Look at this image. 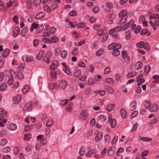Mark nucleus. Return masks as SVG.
Wrapping results in <instances>:
<instances>
[{"instance_id": "69168bd1", "label": "nucleus", "mask_w": 159, "mask_h": 159, "mask_svg": "<svg viewBox=\"0 0 159 159\" xmlns=\"http://www.w3.org/2000/svg\"><path fill=\"white\" fill-rule=\"evenodd\" d=\"M63 70L65 73L67 74L68 75H71V74L70 70L67 69L66 67H64L63 68Z\"/></svg>"}, {"instance_id": "bb28decb", "label": "nucleus", "mask_w": 159, "mask_h": 159, "mask_svg": "<svg viewBox=\"0 0 159 159\" xmlns=\"http://www.w3.org/2000/svg\"><path fill=\"white\" fill-rule=\"evenodd\" d=\"M131 37V32L129 30H128L125 32V39L128 40L130 39Z\"/></svg>"}, {"instance_id": "5fc2aeb1", "label": "nucleus", "mask_w": 159, "mask_h": 159, "mask_svg": "<svg viewBox=\"0 0 159 159\" xmlns=\"http://www.w3.org/2000/svg\"><path fill=\"white\" fill-rule=\"evenodd\" d=\"M95 83V81L92 78H90L88 80V84L89 85H91Z\"/></svg>"}, {"instance_id": "20e7f679", "label": "nucleus", "mask_w": 159, "mask_h": 159, "mask_svg": "<svg viewBox=\"0 0 159 159\" xmlns=\"http://www.w3.org/2000/svg\"><path fill=\"white\" fill-rule=\"evenodd\" d=\"M131 28L132 30L134 31L135 34H137L140 31L141 27L139 25L137 26L136 24H134L131 26Z\"/></svg>"}, {"instance_id": "9b49d317", "label": "nucleus", "mask_w": 159, "mask_h": 159, "mask_svg": "<svg viewBox=\"0 0 159 159\" xmlns=\"http://www.w3.org/2000/svg\"><path fill=\"white\" fill-rule=\"evenodd\" d=\"M115 106L114 104H108L106 107V110L108 112H111L114 109Z\"/></svg>"}, {"instance_id": "79ce46f5", "label": "nucleus", "mask_w": 159, "mask_h": 159, "mask_svg": "<svg viewBox=\"0 0 159 159\" xmlns=\"http://www.w3.org/2000/svg\"><path fill=\"white\" fill-rule=\"evenodd\" d=\"M43 53L44 52L42 50L40 51L37 55V59L38 60H40L41 58L43 56Z\"/></svg>"}, {"instance_id": "7c9ffc66", "label": "nucleus", "mask_w": 159, "mask_h": 159, "mask_svg": "<svg viewBox=\"0 0 159 159\" xmlns=\"http://www.w3.org/2000/svg\"><path fill=\"white\" fill-rule=\"evenodd\" d=\"M61 52V48L59 47L55 49L54 51V55L56 57L60 56Z\"/></svg>"}, {"instance_id": "bf43d9fd", "label": "nucleus", "mask_w": 159, "mask_h": 159, "mask_svg": "<svg viewBox=\"0 0 159 159\" xmlns=\"http://www.w3.org/2000/svg\"><path fill=\"white\" fill-rule=\"evenodd\" d=\"M103 50L102 49H100L96 52V55L97 56H99L103 54Z\"/></svg>"}, {"instance_id": "1a4fd4ad", "label": "nucleus", "mask_w": 159, "mask_h": 159, "mask_svg": "<svg viewBox=\"0 0 159 159\" xmlns=\"http://www.w3.org/2000/svg\"><path fill=\"white\" fill-rule=\"evenodd\" d=\"M18 2L17 0H10V3L6 4L7 7H9L11 6L15 7L17 5Z\"/></svg>"}, {"instance_id": "c756f323", "label": "nucleus", "mask_w": 159, "mask_h": 159, "mask_svg": "<svg viewBox=\"0 0 159 159\" xmlns=\"http://www.w3.org/2000/svg\"><path fill=\"white\" fill-rule=\"evenodd\" d=\"M58 7V4L57 2H54L50 6L51 9L52 11H54L57 9Z\"/></svg>"}, {"instance_id": "37998d69", "label": "nucleus", "mask_w": 159, "mask_h": 159, "mask_svg": "<svg viewBox=\"0 0 159 159\" xmlns=\"http://www.w3.org/2000/svg\"><path fill=\"white\" fill-rule=\"evenodd\" d=\"M50 40L51 41V43H56L58 41L59 39L57 37L53 36L50 38Z\"/></svg>"}, {"instance_id": "b1692460", "label": "nucleus", "mask_w": 159, "mask_h": 159, "mask_svg": "<svg viewBox=\"0 0 159 159\" xmlns=\"http://www.w3.org/2000/svg\"><path fill=\"white\" fill-rule=\"evenodd\" d=\"M10 53V51L8 49H6L2 54V57L3 58H5L8 56Z\"/></svg>"}, {"instance_id": "393cba45", "label": "nucleus", "mask_w": 159, "mask_h": 159, "mask_svg": "<svg viewBox=\"0 0 159 159\" xmlns=\"http://www.w3.org/2000/svg\"><path fill=\"white\" fill-rule=\"evenodd\" d=\"M102 132H100L95 137V142H98L102 139Z\"/></svg>"}, {"instance_id": "a18cd8bd", "label": "nucleus", "mask_w": 159, "mask_h": 159, "mask_svg": "<svg viewBox=\"0 0 159 159\" xmlns=\"http://www.w3.org/2000/svg\"><path fill=\"white\" fill-rule=\"evenodd\" d=\"M50 34L48 29H46L45 32L42 33V36L43 37H47L49 36Z\"/></svg>"}, {"instance_id": "774afa93", "label": "nucleus", "mask_w": 159, "mask_h": 159, "mask_svg": "<svg viewBox=\"0 0 159 159\" xmlns=\"http://www.w3.org/2000/svg\"><path fill=\"white\" fill-rule=\"evenodd\" d=\"M115 44V43H112L109 45L107 47L108 49L111 50L113 49L114 50L115 49V46H116Z\"/></svg>"}, {"instance_id": "c85d7f7f", "label": "nucleus", "mask_w": 159, "mask_h": 159, "mask_svg": "<svg viewBox=\"0 0 159 159\" xmlns=\"http://www.w3.org/2000/svg\"><path fill=\"white\" fill-rule=\"evenodd\" d=\"M152 140V139L151 138L146 137H139V141L141 140L145 142H149L151 141Z\"/></svg>"}, {"instance_id": "f704fd0d", "label": "nucleus", "mask_w": 159, "mask_h": 159, "mask_svg": "<svg viewBox=\"0 0 159 159\" xmlns=\"http://www.w3.org/2000/svg\"><path fill=\"white\" fill-rule=\"evenodd\" d=\"M34 127L33 125H28L25 127V132H28L31 131Z\"/></svg>"}, {"instance_id": "2eb2a0df", "label": "nucleus", "mask_w": 159, "mask_h": 159, "mask_svg": "<svg viewBox=\"0 0 159 159\" xmlns=\"http://www.w3.org/2000/svg\"><path fill=\"white\" fill-rule=\"evenodd\" d=\"M107 119L106 116L104 115H100L97 117V120L99 122H102L105 121Z\"/></svg>"}, {"instance_id": "aec40b11", "label": "nucleus", "mask_w": 159, "mask_h": 159, "mask_svg": "<svg viewBox=\"0 0 159 159\" xmlns=\"http://www.w3.org/2000/svg\"><path fill=\"white\" fill-rule=\"evenodd\" d=\"M143 63L141 61H138L136 64L135 69L136 70H139L141 69L143 66Z\"/></svg>"}, {"instance_id": "4be33fe9", "label": "nucleus", "mask_w": 159, "mask_h": 159, "mask_svg": "<svg viewBox=\"0 0 159 159\" xmlns=\"http://www.w3.org/2000/svg\"><path fill=\"white\" fill-rule=\"evenodd\" d=\"M19 28L17 27H15L13 31V35L14 37H16L20 33Z\"/></svg>"}, {"instance_id": "13d9d810", "label": "nucleus", "mask_w": 159, "mask_h": 159, "mask_svg": "<svg viewBox=\"0 0 159 159\" xmlns=\"http://www.w3.org/2000/svg\"><path fill=\"white\" fill-rule=\"evenodd\" d=\"M6 111L3 109L0 108V115H2L3 116H6Z\"/></svg>"}, {"instance_id": "5701e85b", "label": "nucleus", "mask_w": 159, "mask_h": 159, "mask_svg": "<svg viewBox=\"0 0 159 159\" xmlns=\"http://www.w3.org/2000/svg\"><path fill=\"white\" fill-rule=\"evenodd\" d=\"M158 108L157 105L156 104H154L151 106L150 111L152 112H155L158 110Z\"/></svg>"}, {"instance_id": "ea45409f", "label": "nucleus", "mask_w": 159, "mask_h": 159, "mask_svg": "<svg viewBox=\"0 0 159 159\" xmlns=\"http://www.w3.org/2000/svg\"><path fill=\"white\" fill-rule=\"evenodd\" d=\"M120 54V52L118 50L114 49L112 52V55L114 57H117Z\"/></svg>"}, {"instance_id": "cd10ccee", "label": "nucleus", "mask_w": 159, "mask_h": 159, "mask_svg": "<svg viewBox=\"0 0 159 159\" xmlns=\"http://www.w3.org/2000/svg\"><path fill=\"white\" fill-rule=\"evenodd\" d=\"M60 55L61 58L64 59L67 56V52L66 50H63L61 52Z\"/></svg>"}, {"instance_id": "473e14b6", "label": "nucleus", "mask_w": 159, "mask_h": 159, "mask_svg": "<svg viewBox=\"0 0 159 159\" xmlns=\"http://www.w3.org/2000/svg\"><path fill=\"white\" fill-rule=\"evenodd\" d=\"M96 152L95 150H90L86 154V156L88 157H90L93 154Z\"/></svg>"}, {"instance_id": "4c0bfd02", "label": "nucleus", "mask_w": 159, "mask_h": 159, "mask_svg": "<svg viewBox=\"0 0 159 159\" xmlns=\"http://www.w3.org/2000/svg\"><path fill=\"white\" fill-rule=\"evenodd\" d=\"M6 122V119H4L2 117L0 116V126L4 127V125L3 123L5 124Z\"/></svg>"}, {"instance_id": "338daca9", "label": "nucleus", "mask_w": 159, "mask_h": 159, "mask_svg": "<svg viewBox=\"0 0 159 159\" xmlns=\"http://www.w3.org/2000/svg\"><path fill=\"white\" fill-rule=\"evenodd\" d=\"M121 30H125L127 29L129 27V25H127V23L125 25H121L120 26Z\"/></svg>"}, {"instance_id": "423d86ee", "label": "nucleus", "mask_w": 159, "mask_h": 159, "mask_svg": "<svg viewBox=\"0 0 159 159\" xmlns=\"http://www.w3.org/2000/svg\"><path fill=\"white\" fill-rule=\"evenodd\" d=\"M67 82L64 80H61L59 83V87L62 89H65L67 87Z\"/></svg>"}, {"instance_id": "09e8293b", "label": "nucleus", "mask_w": 159, "mask_h": 159, "mask_svg": "<svg viewBox=\"0 0 159 159\" xmlns=\"http://www.w3.org/2000/svg\"><path fill=\"white\" fill-rule=\"evenodd\" d=\"M136 45L139 48H143L145 45V43L141 41L137 43Z\"/></svg>"}, {"instance_id": "3c124183", "label": "nucleus", "mask_w": 159, "mask_h": 159, "mask_svg": "<svg viewBox=\"0 0 159 159\" xmlns=\"http://www.w3.org/2000/svg\"><path fill=\"white\" fill-rule=\"evenodd\" d=\"M111 124V126L112 128H114L116 125V120L113 119L109 122Z\"/></svg>"}, {"instance_id": "a211bd4d", "label": "nucleus", "mask_w": 159, "mask_h": 159, "mask_svg": "<svg viewBox=\"0 0 159 159\" xmlns=\"http://www.w3.org/2000/svg\"><path fill=\"white\" fill-rule=\"evenodd\" d=\"M137 75V72L135 71H133L129 72L126 76L127 79L133 78Z\"/></svg>"}, {"instance_id": "2f4dec72", "label": "nucleus", "mask_w": 159, "mask_h": 159, "mask_svg": "<svg viewBox=\"0 0 159 159\" xmlns=\"http://www.w3.org/2000/svg\"><path fill=\"white\" fill-rule=\"evenodd\" d=\"M39 25L35 23H33L30 28V31L31 32L33 31V29L37 30Z\"/></svg>"}, {"instance_id": "412c9836", "label": "nucleus", "mask_w": 159, "mask_h": 159, "mask_svg": "<svg viewBox=\"0 0 159 159\" xmlns=\"http://www.w3.org/2000/svg\"><path fill=\"white\" fill-rule=\"evenodd\" d=\"M105 87V89L109 93L112 94L114 93V89L111 87L107 85H106Z\"/></svg>"}, {"instance_id": "de8ad7c7", "label": "nucleus", "mask_w": 159, "mask_h": 159, "mask_svg": "<svg viewBox=\"0 0 159 159\" xmlns=\"http://www.w3.org/2000/svg\"><path fill=\"white\" fill-rule=\"evenodd\" d=\"M7 130L4 129L2 130L0 132V137H2L7 134Z\"/></svg>"}, {"instance_id": "680f3d73", "label": "nucleus", "mask_w": 159, "mask_h": 159, "mask_svg": "<svg viewBox=\"0 0 159 159\" xmlns=\"http://www.w3.org/2000/svg\"><path fill=\"white\" fill-rule=\"evenodd\" d=\"M43 9L45 11L48 12H49L52 11L50 7L47 5H46L44 7Z\"/></svg>"}, {"instance_id": "f257e3e1", "label": "nucleus", "mask_w": 159, "mask_h": 159, "mask_svg": "<svg viewBox=\"0 0 159 159\" xmlns=\"http://www.w3.org/2000/svg\"><path fill=\"white\" fill-rule=\"evenodd\" d=\"M127 12L126 10H122L119 12V16L120 18L119 23L122 25L125 23L128 18L127 16Z\"/></svg>"}, {"instance_id": "0e129e2a", "label": "nucleus", "mask_w": 159, "mask_h": 159, "mask_svg": "<svg viewBox=\"0 0 159 159\" xmlns=\"http://www.w3.org/2000/svg\"><path fill=\"white\" fill-rule=\"evenodd\" d=\"M42 41L45 43H51V41L50 40V39H47L45 38H43L42 39Z\"/></svg>"}, {"instance_id": "8fccbe9b", "label": "nucleus", "mask_w": 159, "mask_h": 159, "mask_svg": "<svg viewBox=\"0 0 159 159\" xmlns=\"http://www.w3.org/2000/svg\"><path fill=\"white\" fill-rule=\"evenodd\" d=\"M14 83V79L12 77H9L8 80L7 82L8 84L11 86Z\"/></svg>"}, {"instance_id": "ddd939ff", "label": "nucleus", "mask_w": 159, "mask_h": 159, "mask_svg": "<svg viewBox=\"0 0 159 159\" xmlns=\"http://www.w3.org/2000/svg\"><path fill=\"white\" fill-rule=\"evenodd\" d=\"M21 99V96L20 95H18L13 98V102L14 104H17L19 102Z\"/></svg>"}, {"instance_id": "052dcab7", "label": "nucleus", "mask_w": 159, "mask_h": 159, "mask_svg": "<svg viewBox=\"0 0 159 159\" xmlns=\"http://www.w3.org/2000/svg\"><path fill=\"white\" fill-rule=\"evenodd\" d=\"M86 25L84 22H80L77 25V27L79 28H82L84 27Z\"/></svg>"}, {"instance_id": "6ab92c4d", "label": "nucleus", "mask_w": 159, "mask_h": 159, "mask_svg": "<svg viewBox=\"0 0 159 159\" xmlns=\"http://www.w3.org/2000/svg\"><path fill=\"white\" fill-rule=\"evenodd\" d=\"M45 14L43 12H40L38 13L35 16L36 19L38 20L44 17Z\"/></svg>"}, {"instance_id": "9d476101", "label": "nucleus", "mask_w": 159, "mask_h": 159, "mask_svg": "<svg viewBox=\"0 0 159 159\" xmlns=\"http://www.w3.org/2000/svg\"><path fill=\"white\" fill-rule=\"evenodd\" d=\"M121 55L122 58L124 60L127 62L129 61V57L128 56L127 52L125 51H123L121 52Z\"/></svg>"}, {"instance_id": "c03bdc74", "label": "nucleus", "mask_w": 159, "mask_h": 159, "mask_svg": "<svg viewBox=\"0 0 159 159\" xmlns=\"http://www.w3.org/2000/svg\"><path fill=\"white\" fill-rule=\"evenodd\" d=\"M7 143V140L5 139H2L0 141V146H4Z\"/></svg>"}, {"instance_id": "6e6552de", "label": "nucleus", "mask_w": 159, "mask_h": 159, "mask_svg": "<svg viewBox=\"0 0 159 159\" xmlns=\"http://www.w3.org/2000/svg\"><path fill=\"white\" fill-rule=\"evenodd\" d=\"M136 80L137 82H138L137 84L138 86L141 85L145 81L143 79V75H142L138 76L136 78Z\"/></svg>"}, {"instance_id": "72a5a7b5", "label": "nucleus", "mask_w": 159, "mask_h": 159, "mask_svg": "<svg viewBox=\"0 0 159 159\" xmlns=\"http://www.w3.org/2000/svg\"><path fill=\"white\" fill-rule=\"evenodd\" d=\"M57 84L53 83L49 84L48 85V88L51 90H52L56 88Z\"/></svg>"}, {"instance_id": "e433bc0d", "label": "nucleus", "mask_w": 159, "mask_h": 159, "mask_svg": "<svg viewBox=\"0 0 159 159\" xmlns=\"http://www.w3.org/2000/svg\"><path fill=\"white\" fill-rule=\"evenodd\" d=\"M54 124L53 121L52 119L48 120L46 123V125L48 127H50Z\"/></svg>"}, {"instance_id": "39448f33", "label": "nucleus", "mask_w": 159, "mask_h": 159, "mask_svg": "<svg viewBox=\"0 0 159 159\" xmlns=\"http://www.w3.org/2000/svg\"><path fill=\"white\" fill-rule=\"evenodd\" d=\"M32 109V105L30 102L27 103L24 106L23 110L24 111H30Z\"/></svg>"}, {"instance_id": "f8f14e48", "label": "nucleus", "mask_w": 159, "mask_h": 159, "mask_svg": "<svg viewBox=\"0 0 159 159\" xmlns=\"http://www.w3.org/2000/svg\"><path fill=\"white\" fill-rule=\"evenodd\" d=\"M107 152L108 155L110 156L112 155L115 152L114 150H103L102 152V155L103 156L104 155L106 154Z\"/></svg>"}, {"instance_id": "f03ea898", "label": "nucleus", "mask_w": 159, "mask_h": 159, "mask_svg": "<svg viewBox=\"0 0 159 159\" xmlns=\"http://www.w3.org/2000/svg\"><path fill=\"white\" fill-rule=\"evenodd\" d=\"M88 115V112L87 111L83 110L80 113L79 118L80 120H85L87 118Z\"/></svg>"}, {"instance_id": "7ed1b4c3", "label": "nucleus", "mask_w": 159, "mask_h": 159, "mask_svg": "<svg viewBox=\"0 0 159 159\" xmlns=\"http://www.w3.org/2000/svg\"><path fill=\"white\" fill-rule=\"evenodd\" d=\"M21 59L22 61L24 62H30L33 61V57L32 56H29L27 55H24L22 56Z\"/></svg>"}, {"instance_id": "c9c22d12", "label": "nucleus", "mask_w": 159, "mask_h": 159, "mask_svg": "<svg viewBox=\"0 0 159 159\" xmlns=\"http://www.w3.org/2000/svg\"><path fill=\"white\" fill-rule=\"evenodd\" d=\"M16 77L19 80L23 79L24 78L23 74L20 72H18L16 74Z\"/></svg>"}, {"instance_id": "0eeeda50", "label": "nucleus", "mask_w": 159, "mask_h": 159, "mask_svg": "<svg viewBox=\"0 0 159 159\" xmlns=\"http://www.w3.org/2000/svg\"><path fill=\"white\" fill-rule=\"evenodd\" d=\"M149 23L154 30H155L159 25V20H156L154 22L152 21H150Z\"/></svg>"}, {"instance_id": "6e6d98bb", "label": "nucleus", "mask_w": 159, "mask_h": 159, "mask_svg": "<svg viewBox=\"0 0 159 159\" xmlns=\"http://www.w3.org/2000/svg\"><path fill=\"white\" fill-rule=\"evenodd\" d=\"M31 138V135L29 134H27L25 135L24 139L25 141H28Z\"/></svg>"}, {"instance_id": "f3484780", "label": "nucleus", "mask_w": 159, "mask_h": 159, "mask_svg": "<svg viewBox=\"0 0 159 159\" xmlns=\"http://www.w3.org/2000/svg\"><path fill=\"white\" fill-rule=\"evenodd\" d=\"M8 128L10 130L13 131L16 130L17 129L16 125L14 123L10 124L8 126Z\"/></svg>"}, {"instance_id": "4468645a", "label": "nucleus", "mask_w": 159, "mask_h": 159, "mask_svg": "<svg viewBox=\"0 0 159 159\" xmlns=\"http://www.w3.org/2000/svg\"><path fill=\"white\" fill-rule=\"evenodd\" d=\"M120 113L122 118L125 119L127 117V113L125 109H121L120 110Z\"/></svg>"}, {"instance_id": "a19ab883", "label": "nucleus", "mask_w": 159, "mask_h": 159, "mask_svg": "<svg viewBox=\"0 0 159 159\" xmlns=\"http://www.w3.org/2000/svg\"><path fill=\"white\" fill-rule=\"evenodd\" d=\"M30 89V87L29 85H27L24 86L22 89V92L23 93H25L27 92Z\"/></svg>"}, {"instance_id": "49530a36", "label": "nucleus", "mask_w": 159, "mask_h": 159, "mask_svg": "<svg viewBox=\"0 0 159 159\" xmlns=\"http://www.w3.org/2000/svg\"><path fill=\"white\" fill-rule=\"evenodd\" d=\"M44 29V26L42 25H40L37 29V31L36 33H41Z\"/></svg>"}, {"instance_id": "dca6fc26", "label": "nucleus", "mask_w": 159, "mask_h": 159, "mask_svg": "<svg viewBox=\"0 0 159 159\" xmlns=\"http://www.w3.org/2000/svg\"><path fill=\"white\" fill-rule=\"evenodd\" d=\"M60 72L59 70H52L50 72V75L53 78H55L57 75Z\"/></svg>"}, {"instance_id": "603ef678", "label": "nucleus", "mask_w": 159, "mask_h": 159, "mask_svg": "<svg viewBox=\"0 0 159 159\" xmlns=\"http://www.w3.org/2000/svg\"><path fill=\"white\" fill-rule=\"evenodd\" d=\"M48 30L50 34H54L56 32V29L54 27H52L50 28L49 29H48Z\"/></svg>"}, {"instance_id": "58836bf2", "label": "nucleus", "mask_w": 159, "mask_h": 159, "mask_svg": "<svg viewBox=\"0 0 159 159\" xmlns=\"http://www.w3.org/2000/svg\"><path fill=\"white\" fill-rule=\"evenodd\" d=\"M7 85L6 83H2L0 85V90L2 91H4L7 89Z\"/></svg>"}, {"instance_id": "864d4df0", "label": "nucleus", "mask_w": 159, "mask_h": 159, "mask_svg": "<svg viewBox=\"0 0 159 159\" xmlns=\"http://www.w3.org/2000/svg\"><path fill=\"white\" fill-rule=\"evenodd\" d=\"M138 113L139 112L138 111H135L131 113L130 117L132 119L134 118L138 115Z\"/></svg>"}, {"instance_id": "e2e57ef3", "label": "nucleus", "mask_w": 159, "mask_h": 159, "mask_svg": "<svg viewBox=\"0 0 159 159\" xmlns=\"http://www.w3.org/2000/svg\"><path fill=\"white\" fill-rule=\"evenodd\" d=\"M79 50L77 47L75 48L72 51V54L73 55H76L78 53Z\"/></svg>"}, {"instance_id": "4d7b16f0", "label": "nucleus", "mask_w": 159, "mask_h": 159, "mask_svg": "<svg viewBox=\"0 0 159 159\" xmlns=\"http://www.w3.org/2000/svg\"><path fill=\"white\" fill-rule=\"evenodd\" d=\"M104 32L103 30L99 29L98 30L97 34L98 36H102L103 35Z\"/></svg>"}, {"instance_id": "a878e982", "label": "nucleus", "mask_w": 159, "mask_h": 159, "mask_svg": "<svg viewBox=\"0 0 159 159\" xmlns=\"http://www.w3.org/2000/svg\"><path fill=\"white\" fill-rule=\"evenodd\" d=\"M136 102L134 101L130 104L129 106V109L131 111H133L136 109Z\"/></svg>"}]
</instances>
